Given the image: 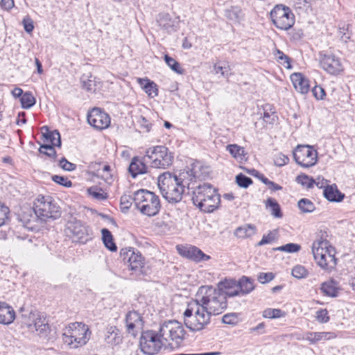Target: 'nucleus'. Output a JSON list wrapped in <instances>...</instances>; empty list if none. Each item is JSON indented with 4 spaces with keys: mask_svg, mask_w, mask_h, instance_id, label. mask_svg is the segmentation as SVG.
Wrapping results in <instances>:
<instances>
[{
    "mask_svg": "<svg viewBox=\"0 0 355 355\" xmlns=\"http://www.w3.org/2000/svg\"><path fill=\"white\" fill-rule=\"evenodd\" d=\"M87 121L94 128L102 130L109 126L110 119L105 112L95 107L87 114Z\"/></svg>",
    "mask_w": 355,
    "mask_h": 355,
    "instance_id": "f3484780",
    "label": "nucleus"
},
{
    "mask_svg": "<svg viewBox=\"0 0 355 355\" xmlns=\"http://www.w3.org/2000/svg\"><path fill=\"white\" fill-rule=\"evenodd\" d=\"M138 83L149 96L154 97L157 96L158 90L154 82L147 78H138Z\"/></svg>",
    "mask_w": 355,
    "mask_h": 355,
    "instance_id": "c85d7f7f",
    "label": "nucleus"
},
{
    "mask_svg": "<svg viewBox=\"0 0 355 355\" xmlns=\"http://www.w3.org/2000/svg\"><path fill=\"white\" fill-rule=\"evenodd\" d=\"M275 277V275L272 272H261L258 275V280L261 284H266L271 280H272Z\"/></svg>",
    "mask_w": 355,
    "mask_h": 355,
    "instance_id": "bf43d9fd",
    "label": "nucleus"
},
{
    "mask_svg": "<svg viewBox=\"0 0 355 355\" xmlns=\"http://www.w3.org/2000/svg\"><path fill=\"white\" fill-rule=\"evenodd\" d=\"M266 207L271 209V214L275 218H282V214L277 202L272 198H268L266 202Z\"/></svg>",
    "mask_w": 355,
    "mask_h": 355,
    "instance_id": "ea45409f",
    "label": "nucleus"
},
{
    "mask_svg": "<svg viewBox=\"0 0 355 355\" xmlns=\"http://www.w3.org/2000/svg\"><path fill=\"white\" fill-rule=\"evenodd\" d=\"M264 113L263 119L266 123L272 124L275 121V111L271 105L267 104L263 107Z\"/></svg>",
    "mask_w": 355,
    "mask_h": 355,
    "instance_id": "37998d69",
    "label": "nucleus"
},
{
    "mask_svg": "<svg viewBox=\"0 0 355 355\" xmlns=\"http://www.w3.org/2000/svg\"><path fill=\"white\" fill-rule=\"evenodd\" d=\"M196 298L210 316L222 313L227 306L225 294L211 286H200Z\"/></svg>",
    "mask_w": 355,
    "mask_h": 355,
    "instance_id": "f03ea898",
    "label": "nucleus"
},
{
    "mask_svg": "<svg viewBox=\"0 0 355 355\" xmlns=\"http://www.w3.org/2000/svg\"><path fill=\"white\" fill-rule=\"evenodd\" d=\"M15 318V312L14 309L5 302H0V323L3 324H9L12 323Z\"/></svg>",
    "mask_w": 355,
    "mask_h": 355,
    "instance_id": "393cba45",
    "label": "nucleus"
},
{
    "mask_svg": "<svg viewBox=\"0 0 355 355\" xmlns=\"http://www.w3.org/2000/svg\"><path fill=\"white\" fill-rule=\"evenodd\" d=\"M324 196L331 202H340L345 195L338 191L336 184L328 185L323 189Z\"/></svg>",
    "mask_w": 355,
    "mask_h": 355,
    "instance_id": "bb28decb",
    "label": "nucleus"
},
{
    "mask_svg": "<svg viewBox=\"0 0 355 355\" xmlns=\"http://www.w3.org/2000/svg\"><path fill=\"white\" fill-rule=\"evenodd\" d=\"M263 318L275 319L279 318L285 315V313L279 309H266L263 311Z\"/></svg>",
    "mask_w": 355,
    "mask_h": 355,
    "instance_id": "79ce46f5",
    "label": "nucleus"
},
{
    "mask_svg": "<svg viewBox=\"0 0 355 355\" xmlns=\"http://www.w3.org/2000/svg\"><path fill=\"white\" fill-rule=\"evenodd\" d=\"M236 182L240 187L248 188L252 184V180L250 178L240 173L236 176Z\"/></svg>",
    "mask_w": 355,
    "mask_h": 355,
    "instance_id": "09e8293b",
    "label": "nucleus"
},
{
    "mask_svg": "<svg viewBox=\"0 0 355 355\" xmlns=\"http://www.w3.org/2000/svg\"><path fill=\"white\" fill-rule=\"evenodd\" d=\"M159 336L165 343V349L179 348L185 339L186 331L182 324L176 320L164 322L159 327Z\"/></svg>",
    "mask_w": 355,
    "mask_h": 355,
    "instance_id": "39448f33",
    "label": "nucleus"
},
{
    "mask_svg": "<svg viewBox=\"0 0 355 355\" xmlns=\"http://www.w3.org/2000/svg\"><path fill=\"white\" fill-rule=\"evenodd\" d=\"M317 151L309 145H298L293 150V158L302 167L309 168L317 162Z\"/></svg>",
    "mask_w": 355,
    "mask_h": 355,
    "instance_id": "4468645a",
    "label": "nucleus"
},
{
    "mask_svg": "<svg viewBox=\"0 0 355 355\" xmlns=\"http://www.w3.org/2000/svg\"><path fill=\"white\" fill-rule=\"evenodd\" d=\"M288 162L289 158L282 153L277 154L274 158V163L277 166H283L287 164Z\"/></svg>",
    "mask_w": 355,
    "mask_h": 355,
    "instance_id": "5fc2aeb1",
    "label": "nucleus"
},
{
    "mask_svg": "<svg viewBox=\"0 0 355 355\" xmlns=\"http://www.w3.org/2000/svg\"><path fill=\"white\" fill-rule=\"evenodd\" d=\"M177 250L178 253L186 258H188L193 261L200 262L202 261H207L210 259L209 255L205 254L201 250L193 245H177Z\"/></svg>",
    "mask_w": 355,
    "mask_h": 355,
    "instance_id": "a211bd4d",
    "label": "nucleus"
},
{
    "mask_svg": "<svg viewBox=\"0 0 355 355\" xmlns=\"http://www.w3.org/2000/svg\"><path fill=\"white\" fill-rule=\"evenodd\" d=\"M64 232L67 237L76 243H85L92 237L88 226L73 217L67 220Z\"/></svg>",
    "mask_w": 355,
    "mask_h": 355,
    "instance_id": "9d476101",
    "label": "nucleus"
},
{
    "mask_svg": "<svg viewBox=\"0 0 355 355\" xmlns=\"http://www.w3.org/2000/svg\"><path fill=\"white\" fill-rule=\"evenodd\" d=\"M21 107L24 109H29L35 104L36 100L31 92H25L20 98Z\"/></svg>",
    "mask_w": 355,
    "mask_h": 355,
    "instance_id": "e433bc0d",
    "label": "nucleus"
},
{
    "mask_svg": "<svg viewBox=\"0 0 355 355\" xmlns=\"http://www.w3.org/2000/svg\"><path fill=\"white\" fill-rule=\"evenodd\" d=\"M41 132L44 141L46 142V144L61 146L60 135L58 130L51 131L47 126H43L41 128Z\"/></svg>",
    "mask_w": 355,
    "mask_h": 355,
    "instance_id": "4be33fe9",
    "label": "nucleus"
},
{
    "mask_svg": "<svg viewBox=\"0 0 355 355\" xmlns=\"http://www.w3.org/2000/svg\"><path fill=\"white\" fill-rule=\"evenodd\" d=\"M134 203L141 214L148 216H154L160 210L159 197L153 192L146 189H139L134 193Z\"/></svg>",
    "mask_w": 355,
    "mask_h": 355,
    "instance_id": "0eeeda50",
    "label": "nucleus"
},
{
    "mask_svg": "<svg viewBox=\"0 0 355 355\" xmlns=\"http://www.w3.org/2000/svg\"><path fill=\"white\" fill-rule=\"evenodd\" d=\"M222 321L225 324H235L237 323V315L236 313H227L223 315Z\"/></svg>",
    "mask_w": 355,
    "mask_h": 355,
    "instance_id": "e2e57ef3",
    "label": "nucleus"
},
{
    "mask_svg": "<svg viewBox=\"0 0 355 355\" xmlns=\"http://www.w3.org/2000/svg\"><path fill=\"white\" fill-rule=\"evenodd\" d=\"M89 168L90 169H92V170H94L95 172H111V168H110V165L108 164H105L103 166V167L101 168V164L100 163H98V162H92L89 166Z\"/></svg>",
    "mask_w": 355,
    "mask_h": 355,
    "instance_id": "6e6d98bb",
    "label": "nucleus"
},
{
    "mask_svg": "<svg viewBox=\"0 0 355 355\" xmlns=\"http://www.w3.org/2000/svg\"><path fill=\"white\" fill-rule=\"evenodd\" d=\"M101 234L103 242L105 248L112 252H116L117 247L114 242L113 236L111 232L106 228H103L101 230Z\"/></svg>",
    "mask_w": 355,
    "mask_h": 355,
    "instance_id": "2f4dec72",
    "label": "nucleus"
},
{
    "mask_svg": "<svg viewBox=\"0 0 355 355\" xmlns=\"http://www.w3.org/2000/svg\"><path fill=\"white\" fill-rule=\"evenodd\" d=\"M133 198H134V196H131L130 195H123L121 197V205L122 207V209H129L131 206V205L132 204V202H134V200H133Z\"/></svg>",
    "mask_w": 355,
    "mask_h": 355,
    "instance_id": "4d7b16f0",
    "label": "nucleus"
},
{
    "mask_svg": "<svg viewBox=\"0 0 355 355\" xmlns=\"http://www.w3.org/2000/svg\"><path fill=\"white\" fill-rule=\"evenodd\" d=\"M296 182L304 187L311 189L313 187L315 180L305 174H300L297 176Z\"/></svg>",
    "mask_w": 355,
    "mask_h": 355,
    "instance_id": "a19ab883",
    "label": "nucleus"
},
{
    "mask_svg": "<svg viewBox=\"0 0 355 355\" xmlns=\"http://www.w3.org/2000/svg\"><path fill=\"white\" fill-rule=\"evenodd\" d=\"M197 175L194 168L182 171L178 176L170 172H164L158 177L159 191L168 202H178L182 198L185 187H189L190 181Z\"/></svg>",
    "mask_w": 355,
    "mask_h": 355,
    "instance_id": "f257e3e1",
    "label": "nucleus"
},
{
    "mask_svg": "<svg viewBox=\"0 0 355 355\" xmlns=\"http://www.w3.org/2000/svg\"><path fill=\"white\" fill-rule=\"evenodd\" d=\"M104 340L108 345H117L122 342V336L116 327L110 326L105 330Z\"/></svg>",
    "mask_w": 355,
    "mask_h": 355,
    "instance_id": "b1692460",
    "label": "nucleus"
},
{
    "mask_svg": "<svg viewBox=\"0 0 355 355\" xmlns=\"http://www.w3.org/2000/svg\"><path fill=\"white\" fill-rule=\"evenodd\" d=\"M291 274L295 278L304 279L308 276L309 272L304 266L296 265L292 269Z\"/></svg>",
    "mask_w": 355,
    "mask_h": 355,
    "instance_id": "a18cd8bd",
    "label": "nucleus"
},
{
    "mask_svg": "<svg viewBox=\"0 0 355 355\" xmlns=\"http://www.w3.org/2000/svg\"><path fill=\"white\" fill-rule=\"evenodd\" d=\"M183 315L184 324L193 331L203 329L210 322L211 316L196 298L188 304Z\"/></svg>",
    "mask_w": 355,
    "mask_h": 355,
    "instance_id": "20e7f679",
    "label": "nucleus"
},
{
    "mask_svg": "<svg viewBox=\"0 0 355 355\" xmlns=\"http://www.w3.org/2000/svg\"><path fill=\"white\" fill-rule=\"evenodd\" d=\"M238 283L239 295H246L250 293L254 288L253 280L247 277H243Z\"/></svg>",
    "mask_w": 355,
    "mask_h": 355,
    "instance_id": "7c9ffc66",
    "label": "nucleus"
},
{
    "mask_svg": "<svg viewBox=\"0 0 355 355\" xmlns=\"http://www.w3.org/2000/svg\"><path fill=\"white\" fill-rule=\"evenodd\" d=\"M129 173L132 178H136L139 174H144L147 172V166L141 159L134 157L128 168Z\"/></svg>",
    "mask_w": 355,
    "mask_h": 355,
    "instance_id": "a878e982",
    "label": "nucleus"
},
{
    "mask_svg": "<svg viewBox=\"0 0 355 355\" xmlns=\"http://www.w3.org/2000/svg\"><path fill=\"white\" fill-rule=\"evenodd\" d=\"M89 196L94 197L97 200H105L107 198V194L103 191L101 189L98 187H90L87 189Z\"/></svg>",
    "mask_w": 355,
    "mask_h": 355,
    "instance_id": "8fccbe9b",
    "label": "nucleus"
},
{
    "mask_svg": "<svg viewBox=\"0 0 355 355\" xmlns=\"http://www.w3.org/2000/svg\"><path fill=\"white\" fill-rule=\"evenodd\" d=\"M52 180L62 186H64L65 187H70L72 184L71 182L67 178L60 176V175H53L52 176Z\"/></svg>",
    "mask_w": 355,
    "mask_h": 355,
    "instance_id": "13d9d810",
    "label": "nucleus"
},
{
    "mask_svg": "<svg viewBox=\"0 0 355 355\" xmlns=\"http://www.w3.org/2000/svg\"><path fill=\"white\" fill-rule=\"evenodd\" d=\"M81 86L87 91L94 90L95 80L92 75H83L80 78Z\"/></svg>",
    "mask_w": 355,
    "mask_h": 355,
    "instance_id": "4c0bfd02",
    "label": "nucleus"
},
{
    "mask_svg": "<svg viewBox=\"0 0 355 355\" xmlns=\"http://www.w3.org/2000/svg\"><path fill=\"white\" fill-rule=\"evenodd\" d=\"M22 24L24 27V30L28 33H31L34 29L33 21L29 17H26L23 19Z\"/></svg>",
    "mask_w": 355,
    "mask_h": 355,
    "instance_id": "774afa93",
    "label": "nucleus"
},
{
    "mask_svg": "<svg viewBox=\"0 0 355 355\" xmlns=\"http://www.w3.org/2000/svg\"><path fill=\"white\" fill-rule=\"evenodd\" d=\"M277 60L282 64H283L285 67L290 69V58L288 56L285 55L282 51L279 50H277L275 53Z\"/></svg>",
    "mask_w": 355,
    "mask_h": 355,
    "instance_id": "3c124183",
    "label": "nucleus"
},
{
    "mask_svg": "<svg viewBox=\"0 0 355 355\" xmlns=\"http://www.w3.org/2000/svg\"><path fill=\"white\" fill-rule=\"evenodd\" d=\"M164 60L167 65L175 72L178 74H182L184 70L181 68L180 64L174 58L168 55H164Z\"/></svg>",
    "mask_w": 355,
    "mask_h": 355,
    "instance_id": "c03bdc74",
    "label": "nucleus"
},
{
    "mask_svg": "<svg viewBox=\"0 0 355 355\" xmlns=\"http://www.w3.org/2000/svg\"><path fill=\"white\" fill-rule=\"evenodd\" d=\"M125 324L127 332L133 336H136L139 329L142 326L141 317L136 311H130L126 315Z\"/></svg>",
    "mask_w": 355,
    "mask_h": 355,
    "instance_id": "6ab92c4d",
    "label": "nucleus"
},
{
    "mask_svg": "<svg viewBox=\"0 0 355 355\" xmlns=\"http://www.w3.org/2000/svg\"><path fill=\"white\" fill-rule=\"evenodd\" d=\"M238 283L234 279H226L224 282H221L218 284L219 291L225 294V297L227 300V297H234L239 295V290L238 287Z\"/></svg>",
    "mask_w": 355,
    "mask_h": 355,
    "instance_id": "aec40b11",
    "label": "nucleus"
},
{
    "mask_svg": "<svg viewBox=\"0 0 355 355\" xmlns=\"http://www.w3.org/2000/svg\"><path fill=\"white\" fill-rule=\"evenodd\" d=\"M274 25L279 29L288 30L295 23L294 15L288 7L277 5L270 12Z\"/></svg>",
    "mask_w": 355,
    "mask_h": 355,
    "instance_id": "ddd939ff",
    "label": "nucleus"
},
{
    "mask_svg": "<svg viewBox=\"0 0 355 355\" xmlns=\"http://www.w3.org/2000/svg\"><path fill=\"white\" fill-rule=\"evenodd\" d=\"M301 247L300 245L296 243H287L284 245H282L277 248L276 250L283 252H286L289 253L297 252L300 250Z\"/></svg>",
    "mask_w": 355,
    "mask_h": 355,
    "instance_id": "603ef678",
    "label": "nucleus"
},
{
    "mask_svg": "<svg viewBox=\"0 0 355 355\" xmlns=\"http://www.w3.org/2000/svg\"><path fill=\"white\" fill-rule=\"evenodd\" d=\"M55 146L50 144H42L39 148V152L42 154L46 155L49 157L55 159L56 151L54 148Z\"/></svg>",
    "mask_w": 355,
    "mask_h": 355,
    "instance_id": "49530a36",
    "label": "nucleus"
},
{
    "mask_svg": "<svg viewBox=\"0 0 355 355\" xmlns=\"http://www.w3.org/2000/svg\"><path fill=\"white\" fill-rule=\"evenodd\" d=\"M59 166L64 170L72 171L76 169V164L68 162L65 158H62L59 163Z\"/></svg>",
    "mask_w": 355,
    "mask_h": 355,
    "instance_id": "69168bd1",
    "label": "nucleus"
},
{
    "mask_svg": "<svg viewBox=\"0 0 355 355\" xmlns=\"http://www.w3.org/2000/svg\"><path fill=\"white\" fill-rule=\"evenodd\" d=\"M256 228L252 225H244L236 229L234 234L241 239L250 237L255 234Z\"/></svg>",
    "mask_w": 355,
    "mask_h": 355,
    "instance_id": "72a5a7b5",
    "label": "nucleus"
},
{
    "mask_svg": "<svg viewBox=\"0 0 355 355\" xmlns=\"http://www.w3.org/2000/svg\"><path fill=\"white\" fill-rule=\"evenodd\" d=\"M34 211L44 221L49 218L55 220L61 216L60 207L49 196H39L37 198L34 202Z\"/></svg>",
    "mask_w": 355,
    "mask_h": 355,
    "instance_id": "1a4fd4ad",
    "label": "nucleus"
},
{
    "mask_svg": "<svg viewBox=\"0 0 355 355\" xmlns=\"http://www.w3.org/2000/svg\"><path fill=\"white\" fill-rule=\"evenodd\" d=\"M320 67L331 75H338L343 71L340 60L334 55L320 54Z\"/></svg>",
    "mask_w": 355,
    "mask_h": 355,
    "instance_id": "dca6fc26",
    "label": "nucleus"
},
{
    "mask_svg": "<svg viewBox=\"0 0 355 355\" xmlns=\"http://www.w3.org/2000/svg\"><path fill=\"white\" fill-rule=\"evenodd\" d=\"M225 15L228 19L235 23H239L243 19L242 10L239 6H231L226 9Z\"/></svg>",
    "mask_w": 355,
    "mask_h": 355,
    "instance_id": "c756f323",
    "label": "nucleus"
},
{
    "mask_svg": "<svg viewBox=\"0 0 355 355\" xmlns=\"http://www.w3.org/2000/svg\"><path fill=\"white\" fill-rule=\"evenodd\" d=\"M91 331L87 325L82 322L69 324L62 333V340L71 349L83 347L89 341Z\"/></svg>",
    "mask_w": 355,
    "mask_h": 355,
    "instance_id": "423d86ee",
    "label": "nucleus"
},
{
    "mask_svg": "<svg viewBox=\"0 0 355 355\" xmlns=\"http://www.w3.org/2000/svg\"><path fill=\"white\" fill-rule=\"evenodd\" d=\"M214 70L216 73H220L224 77H229L230 73H229L230 67L228 66H220L218 64H215L214 67Z\"/></svg>",
    "mask_w": 355,
    "mask_h": 355,
    "instance_id": "0e129e2a",
    "label": "nucleus"
},
{
    "mask_svg": "<svg viewBox=\"0 0 355 355\" xmlns=\"http://www.w3.org/2000/svg\"><path fill=\"white\" fill-rule=\"evenodd\" d=\"M49 330V326L46 320L44 317H42L40 313L38 314L37 319L35 320L32 329H30L31 331H36L38 334L42 335L46 334V332Z\"/></svg>",
    "mask_w": 355,
    "mask_h": 355,
    "instance_id": "cd10ccee",
    "label": "nucleus"
},
{
    "mask_svg": "<svg viewBox=\"0 0 355 355\" xmlns=\"http://www.w3.org/2000/svg\"><path fill=\"white\" fill-rule=\"evenodd\" d=\"M275 233L270 232L267 235H263L261 240L258 243L259 246L271 243L275 239Z\"/></svg>",
    "mask_w": 355,
    "mask_h": 355,
    "instance_id": "338daca9",
    "label": "nucleus"
},
{
    "mask_svg": "<svg viewBox=\"0 0 355 355\" xmlns=\"http://www.w3.org/2000/svg\"><path fill=\"white\" fill-rule=\"evenodd\" d=\"M192 201L201 211L211 213L218 208L220 197L211 184L205 183L193 191Z\"/></svg>",
    "mask_w": 355,
    "mask_h": 355,
    "instance_id": "7ed1b4c3",
    "label": "nucleus"
},
{
    "mask_svg": "<svg viewBox=\"0 0 355 355\" xmlns=\"http://www.w3.org/2000/svg\"><path fill=\"white\" fill-rule=\"evenodd\" d=\"M150 166L155 168H166L173 161V153L164 146L148 148L146 152Z\"/></svg>",
    "mask_w": 355,
    "mask_h": 355,
    "instance_id": "9b49d317",
    "label": "nucleus"
},
{
    "mask_svg": "<svg viewBox=\"0 0 355 355\" xmlns=\"http://www.w3.org/2000/svg\"><path fill=\"white\" fill-rule=\"evenodd\" d=\"M95 175L98 178H101L109 184H112L114 180L113 175L111 172H95Z\"/></svg>",
    "mask_w": 355,
    "mask_h": 355,
    "instance_id": "052dcab7",
    "label": "nucleus"
},
{
    "mask_svg": "<svg viewBox=\"0 0 355 355\" xmlns=\"http://www.w3.org/2000/svg\"><path fill=\"white\" fill-rule=\"evenodd\" d=\"M334 332H306L304 334V339L308 340L311 344H315L320 341L328 340L336 338Z\"/></svg>",
    "mask_w": 355,
    "mask_h": 355,
    "instance_id": "5701e85b",
    "label": "nucleus"
},
{
    "mask_svg": "<svg viewBox=\"0 0 355 355\" xmlns=\"http://www.w3.org/2000/svg\"><path fill=\"white\" fill-rule=\"evenodd\" d=\"M298 207L304 213L311 212L315 209L313 203L310 200L305 198L301 199L298 202Z\"/></svg>",
    "mask_w": 355,
    "mask_h": 355,
    "instance_id": "de8ad7c7",
    "label": "nucleus"
},
{
    "mask_svg": "<svg viewBox=\"0 0 355 355\" xmlns=\"http://www.w3.org/2000/svg\"><path fill=\"white\" fill-rule=\"evenodd\" d=\"M320 289L327 296L332 297L337 296V282L333 279L322 283Z\"/></svg>",
    "mask_w": 355,
    "mask_h": 355,
    "instance_id": "473e14b6",
    "label": "nucleus"
},
{
    "mask_svg": "<svg viewBox=\"0 0 355 355\" xmlns=\"http://www.w3.org/2000/svg\"><path fill=\"white\" fill-rule=\"evenodd\" d=\"M294 87L301 94H306L309 91V81L302 73H295L291 76Z\"/></svg>",
    "mask_w": 355,
    "mask_h": 355,
    "instance_id": "412c9836",
    "label": "nucleus"
},
{
    "mask_svg": "<svg viewBox=\"0 0 355 355\" xmlns=\"http://www.w3.org/2000/svg\"><path fill=\"white\" fill-rule=\"evenodd\" d=\"M317 320L321 323H326L329 320L327 309H320L317 311Z\"/></svg>",
    "mask_w": 355,
    "mask_h": 355,
    "instance_id": "680f3d73",
    "label": "nucleus"
},
{
    "mask_svg": "<svg viewBox=\"0 0 355 355\" xmlns=\"http://www.w3.org/2000/svg\"><path fill=\"white\" fill-rule=\"evenodd\" d=\"M39 313L37 311H27L21 314L22 322L27 326L29 330L32 329V327Z\"/></svg>",
    "mask_w": 355,
    "mask_h": 355,
    "instance_id": "f704fd0d",
    "label": "nucleus"
},
{
    "mask_svg": "<svg viewBox=\"0 0 355 355\" xmlns=\"http://www.w3.org/2000/svg\"><path fill=\"white\" fill-rule=\"evenodd\" d=\"M312 253L318 265L323 269H331L336 265L334 250L328 241L320 238L312 244Z\"/></svg>",
    "mask_w": 355,
    "mask_h": 355,
    "instance_id": "6e6552de",
    "label": "nucleus"
},
{
    "mask_svg": "<svg viewBox=\"0 0 355 355\" xmlns=\"http://www.w3.org/2000/svg\"><path fill=\"white\" fill-rule=\"evenodd\" d=\"M159 26L168 32L173 30L171 20L168 14H162L159 15L157 19Z\"/></svg>",
    "mask_w": 355,
    "mask_h": 355,
    "instance_id": "58836bf2",
    "label": "nucleus"
},
{
    "mask_svg": "<svg viewBox=\"0 0 355 355\" xmlns=\"http://www.w3.org/2000/svg\"><path fill=\"white\" fill-rule=\"evenodd\" d=\"M9 213V208L0 202V227L6 224Z\"/></svg>",
    "mask_w": 355,
    "mask_h": 355,
    "instance_id": "864d4df0",
    "label": "nucleus"
},
{
    "mask_svg": "<svg viewBox=\"0 0 355 355\" xmlns=\"http://www.w3.org/2000/svg\"><path fill=\"white\" fill-rule=\"evenodd\" d=\"M159 336V331L156 332L148 330L142 332L140 338V347L141 351L148 355L156 354L162 347L165 349V343Z\"/></svg>",
    "mask_w": 355,
    "mask_h": 355,
    "instance_id": "f8f14e48",
    "label": "nucleus"
},
{
    "mask_svg": "<svg viewBox=\"0 0 355 355\" xmlns=\"http://www.w3.org/2000/svg\"><path fill=\"white\" fill-rule=\"evenodd\" d=\"M226 149L235 159L243 160L245 158L244 148L237 144H229Z\"/></svg>",
    "mask_w": 355,
    "mask_h": 355,
    "instance_id": "c9c22d12",
    "label": "nucleus"
},
{
    "mask_svg": "<svg viewBox=\"0 0 355 355\" xmlns=\"http://www.w3.org/2000/svg\"><path fill=\"white\" fill-rule=\"evenodd\" d=\"M120 255L124 263H127L129 270L135 272H141L145 259L139 252H136L132 248H124L121 250Z\"/></svg>",
    "mask_w": 355,
    "mask_h": 355,
    "instance_id": "2eb2a0df",
    "label": "nucleus"
}]
</instances>
